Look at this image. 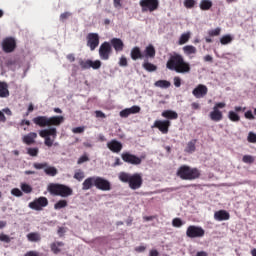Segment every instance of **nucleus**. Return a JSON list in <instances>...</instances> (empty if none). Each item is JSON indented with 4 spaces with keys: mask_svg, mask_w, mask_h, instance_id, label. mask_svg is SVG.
<instances>
[{
    "mask_svg": "<svg viewBox=\"0 0 256 256\" xmlns=\"http://www.w3.org/2000/svg\"><path fill=\"white\" fill-rule=\"evenodd\" d=\"M120 67H127L129 63L127 62V58L125 56H122L119 60Z\"/></svg>",
    "mask_w": 256,
    "mask_h": 256,
    "instance_id": "6e6d98bb",
    "label": "nucleus"
},
{
    "mask_svg": "<svg viewBox=\"0 0 256 256\" xmlns=\"http://www.w3.org/2000/svg\"><path fill=\"white\" fill-rule=\"evenodd\" d=\"M128 111H129L130 115H135L137 113H141V107L134 105V106L128 108Z\"/></svg>",
    "mask_w": 256,
    "mask_h": 256,
    "instance_id": "c03bdc74",
    "label": "nucleus"
},
{
    "mask_svg": "<svg viewBox=\"0 0 256 256\" xmlns=\"http://www.w3.org/2000/svg\"><path fill=\"white\" fill-rule=\"evenodd\" d=\"M27 153L30 157H37L39 155V148H28Z\"/></svg>",
    "mask_w": 256,
    "mask_h": 256,
    "instance_id": "a18cd8bd",
    "label": "nucleus"
},
{
    "mask_svg": "<svg viewBox=\"0 0 256 256\" xmlns=\"http://www.w3.org/2000/svg\"><path fill=\"white\" fill-rule=\"evenodd\" d=\"M244 116L246 119H250V120L255 119V116L253 115V112L251 110H248L247 112H245Z\"/></svg>",
    "mask_w": 256,
    "mask_h": 256,
    "instance_id": "bf43d9fd",
    "label": "nucleus"
},
{
    "mask_svg": "<svg viewBox=\"0 0 256 256\" xmlns=\"http://www.w3.org/2000/svg\"><path fill=\"white\" fill-rule=\"evenodd\" d=\"M107 147L112 153H121L123 150V144L115 139H112L107 143Z\"/></svg>",
    "mask_w": 256,
    "mask_h": 256,
    "instance_id": "a211bd4d",
    "label": "nucleus"
},
{
    "mask_svg": "<svg viewBox=\"0 0 256 256\" xmlns=\"http://www.w3.org/2000/svg\"><path fill=\"white\" fill-rule=\"evenodd\" d=\"M72 133H85V126L75 127L72 129Z\"/></svg>",
    "mask_w": 256,
    "mask_h": 256,
    "instance_id": "5fc2aeb1",
    "label": "nucleus"
},
{
    "mask_svg": "<svg viewBox=\"0 0 256 256\" xmlns=\"http://www.w3.org/2000/svg\"><path fill=\"white\" fill-rule=\"evenodd\" d=\"M86 40L87 47H89L90 51H95V49L99 47V34L89 33L86 37Z\"/></svg>",
    "mask_w": 256,
    "mask_h": 256,
    "instance_id": "dca6fc26",
    "label": "nucleus"
},
{
    "mask_svg": "<svg viewBox=\"0 0 256 256\" xmlns=\"http://www.w3.org/2000/svg\"><path fill=\"white\" fill-rule=\"evenodd\" d=\"M37 137V133L35 132H30L27 135H25L22 138L23 143H25L26 145H33V143H35V138Z\"/></svg>",
    "mask_w": 256,
    "mask_h": 256,
    "instance_id": "bb28decb",
    "label": "nucleus"
},
{
    "mask_svg": "<svg viewBox=\"0 0 256 256\" xmlns=\"http://www.w3.org/2000/svg\"><path fill=\"white\" fill-rule=\"evenodd\" d=\"M11 193L14 195V197H23V192L19 190V188H13Z\"/></svg>",
    "mask_w": 256,
    "mask_h": 256,
    "instance_id": "603ef678",
    "label": "nucleus"
},
{
    "mask_svg": "<svg viewBox=\"0 0 256 256\" xmlns=\"http://www.w3.org/2000/svg\"><path fill=\"white\" fill-rule=\"evenodd\" d=\"M130 57L132 61H138V59H145V55L143 54L139 46H135L131 49Z\"/></svg>",
    "mask_w": 256,
    "mask_h": 256,
    "instance_id": "6ab92c4d",
    "label": "nucleus"
},
{
    "mask_svg": "<svg viewBox=\"0 0 256 256\" xmlns=\"http://www.w3.org/2000/svg\"><path fill=\"white\" fill-rule=\"evenodd\" d=\"M176 175L182 179V181H195V179L201 177V170L188 165H182L178 168Z\"/></svg>",
    "mask_w": 256,
    "mask_h": 256,
    "instance_id": "20e7f679",
    "label": "nucleus"
},
{
    "mask_svg": "<svg viewBox=\"0 0 256 256\" xmlns=\"http://www.w3.org/2000/svg\"><path fill=\"white\" fill-rule=\"evenodd\" d=\"M69 17H71V13L64 12L60 15V21H65V19H69Z\"/></svg>",
    "mask_w": 256,
    "mask_h": 256,
    "instance_id": "052dcab7",
    "label": "nucleus"
},
{
    "mask_svg": "<svg viewBox=\"0 0 256 256\" xmlns=\"http://www.w3.org/2000/svg\"><path fill=\"white\" fill-rule=\"evenodd\" d=\"M21 189L23 193H32L33 192V187L27 183L21 184Z\"/></svg>",
    "mask_w": 256,
    "mask_h": 256,
    "instance_id": "79ce46f5",
    "label": "nucleus"
},
{
    "mask_svg": "<svg viewBox=\"0 0 256 256\" xmlns=\"http://www.w3.org/2000/svg\"><path fill=\"white\" fill-rule=\"evenodd\" d=\"M110 45H112L113 49L116 52H121L123 51L125 44L123 43V40H121L120 38H112L110 41Z\"/></svg>",
    "mask_w": 256,
    "mask_h": 256,
    "instance_id": "b1692460",
    "label": "nucleus"
},
{
    "mask_svg": "<svg viewBox=\"0 0 256 256\" xmlns=\"http://www.w3.org/2000/svg\"><path fill=\"white\" fill-rule=\"evenodd\" d=\"M213 7V2L211 0H201L200 9L201 11H209Z\"/></svg>",
    "mask_w": 256,
    "mask_h": 256,
    "instance_id": "2f4dec72",
    "label": "nucleus"
},
{
    "mask_svg": "<svg viewBox=\"0 0 256 256\" xmlns=\"http://www.w3.org/2000/svg\"><path fill=\"white\" fill-rule=\"evenodd\" d=\"M169 127H171V121L169 120H156L152 126V129H158L163 133V135H167L169 133Z\"/></svg>",
    "mask_w": 256,
    "mask_h": 256,
    "instance_id": "2eb2a0df",
    "label": "nucleus"
},
{
    "mask_svg": "<svg viewBox=\"0 0 256 256\" xmlns=\"http://www.w3.org/2000/svg\"><path fill=\"white\" fill-rule=\"evenodd\" d=\"M74 179H76V181H83V179H85V172H83V170H78L74 173Z\"/></svg>",
    "mask_w": 256,
    "mask_h": 256,
    "instance_id": "58836bf2",
    "label": "nucleus"
},
{
    "mask_svg": "<svg viewBox=\"0 0 256 256\" xmlns=\"http://www.w3.org/2000/svg\"><path fill=\"white\" fill-rule=\"evenodd\" d=\"M189 39H191V33L187 32L184 33L180 36L179 38V45H185V43H187L189 41Z\"/></svg>",
    "mask_w": 256,
    "mask_h": 256,
    "instance_id": "c9c22d12",
    "label": "nucleus"
},
{
    "mask_svg": "<svg viewBox=\"0 0 256 256\" xmlns=\"http://www.w3.org/2000/svg\"><path fill=\"white\" fill-rule=\"evenodd\" d=\"M121 158L124 161V163H128V165H141L143 161L141 157L131 154L130 152H123L121 154Z\"/></svg>",
    "mask_w": 256,
    "mask_h": 256,
    "instance_id": "f8f14e48",
    "label": "nucleus"
},
{
    "mask_svg": "<svg viewBox=\"0 0 256 256\" xmlns=\"http://www.w3.org/2000/svg\"><path fill=\"white\" fill-rule=\"evenodd\" d=\"M172 225H173V227H182L183 220H181V218H174L172 220Z\"/></svg>",
    "mask_w": 256,
    "mask_h": 256,
    "instance_id": "09e8293b",
    "label": "nucleus"
},
{
    "mask_svg": "<svg viewBox=\"0 0 256 256\" xmlns=\"http://www.w3.org/2000/svg\"><path fill=\"white\" fill-rule=\"evenodd\" d=\"M48 191L50 195L57 197H71L73 195V189L65 184L51 183L48 186Z\"/></svg>",
    "mask_w": 256,
    "mask_h": 256,
    "instance_id": "39448f33",
    "label": "nucleus"
},
{
    "mask_svg": "<svg viewBox=\"0 0 256 256\" xmlns=\"http://www.w3.org/2000/svg\"><path fill=\"white\" fill-rule=\"evenodd\" d=\"M162 117H164V119L175 120L179 118V114L173 110H165L162 112Z\"/></svg>",
    "mask_w": 256,
    "mask_h": 256,
    "instance_id": "cd10ccee",
    "label": "nucleus"
},
{
    "mask_svg": "<svg viewBox=\"0 0 256 256\" xmlns=\"http://www.w3.org/2000/svg\"><path fill=\"white\" fill-rule=\"evenodd\" d=\"M99 189V191H111V182L101 176L88 177L82 183V191H89V189Z\"/></svg>",
    "mask_w": 256,
    "mask_h": 256,
    "instance_id": "f03ea898",
    "label": "nucleus"
},
{
    "mask_svg": "<svg viewBox=\"0 0 256 256\" xmlns=\"http://www.w3.org/2000/svg\"><path fill=\"white\" fill-rule=\"evenodd\" d=\"M58 235H59V237H63V235H65V228L64 227H59L58 228Z\"/></svg>",
    "mask_w": 256,
    "mask_h": 256,
    "instance_id": "338daca9",
    "label": "nucleus"
},
{
    "mask_svg": "<svg viewBox=\"0 0 256 256\" xmlns=\"http://www.w3.org/2000/svg\"><path fill=\"white\" fill-rule=\"evenodd\" d=\"M184 55H187V57H191V55L197 54V48L193 45H186L183 48Z\"/></svg>",
    "mask_w": 256,
    "mask_h": 256,
    "instance_id": "c85d7f7f",
    "label": "nucleus"
},
{
    "mask_svg": "<svg viewBox=\"0 0 256 256\" xmlns=\"http://www.w3.org/2000/svg\"><path fill=\"white\" fill-rule=\"evenodd\" d=\"M65 117L63 116H52L48 117V127H59L61 123H64Z\"/></svg>",
    "mask_w": 256,
    "mask_h": 256,
    "instance_id": "aec40b11",
    "label": "nucleus"
},
{
    "mask_svg": "<svg viewBox=\"0 0 256 256\" xmlns=\"http://www.w3.org/2000/svg\"><path fill=\"white\" fill-rule=\"evenodd\" d=\"M0 241L2 243H11V237H9V235L6 234H0Z\"/></svg>",
    "mask_w": 256,
    "mask_h": 256,
    "instance_id": "3c124183",
    "label": "nucleus"
},
{
    "mask_svg": "<svg viewBox=\"0 0 256 256\" xmlns=\"http://www.w3.org/2000/svg\"><path fill=\"white\" fill-rule=\"evenodd\" d=\"M227 107V104L225 102H218L214 105L213 111L210 112L209 117L211 121H214L215 123H219V121H223V112L219 109H225Z\"/></svg>",
    "mask_w": 256,
    "mask_h": 256,
    "instance_id": "0eeeda50",
    "label": "nucleus"
},
{
    "mask_svg": "<svg viewBox=\"0 0 256 256\" xmlns=\"http://www.w3.org/2000/svg\"><path fill=\"white\" fill-rule=\"evenodd\" d=\"M89 161V156L87 154H83L77 161L78 165H83V163H87Z\"/></svg>",
    "mask_w": 256,
    "mask_h": 256,
    "instance_id": "de8ad7c7",
    "label": "nucleus"
},
{
    "mask_svg": "<svg viewBox=\"0 0 256 256\" xmlns=\"http://www.w3.org/2000/svg\"><path fill=\"white\" fill-rule=\"evenodd\" d=\"M195 5H197V1L195 0H184V7H186V9H193Z\"/></svg>",
    "mask_w": 256,
    "mask_h": 256,
    "instance_id": "a19ab883",
    "label": "nucleus"
},
{
    "mask_svg": "<svg viewBox=\"0 0 256 256\" xmlns=\"http://www.w3.org/2000/svg\"><path fill=\"white\" fill-rule=\"evenodd\" d=\"M66 59H68V61H69L70 63H74V61H75V54H68V55L66 56Z\"/></svg>",
    "mask_w": 256,
    "mask_h": 256,
    "instance_id": "0e129e2a",
    "label": "nucleus"
},
{
    "mask_svg": "<svg viewBox=\"0 0 256 256\" xmlns=\"http://www.w3.org/2000/svg\"><path fill=\"white\" fill-rule=\"evenodd\" d=\"M81 69L83 70H87V69H90V65H91V60H83V59H79L78 61Z\"/></svg>",
    "mask_w": 256,
    "mask_h": 256,
    "instance_id": "e433bc0d",
    "label": "nucleus"
},
{
    "mask_svg": "<svg viewBox=\"0 0 256 256\" xmlns=\"http://www.w3.org/2000/svg\"><path fill=\"white\" fill-rule=\"evenodd\" d=\"M186 235L189 239H199L205 237V230L201 226L190 225L186 230Z\"/></svg>",
    "mask_w": 256,
    "mask_h": 256,
    "instance_id": "6e6552de",
    "label": "nucleus"
},
{
    "mask_svg": "<svg viewBox=\"0 0 256 256\" xmlns=\"http://www.w3.org/2000/svg\"><path fill=\"white\" fill-rule=\"evenodd\" d=\"M156 53L155 46L149 44L144 50V60L155 59Z\"/></svg>",
    "mask_w": 256,
    "mask_h": 256,
    "instance_id": "5701e85b",
    "label": "nucleus"
},
{
    "mask_svg": "<svg viewBox=\"0 0 256 256\" xmlns=\"http://www.w3.org/2000/svg\"><path fill=\"white\" fill-rule=\"evenodd\" d=\"M174 85L175 87H181V78L179 77H174Z\"/></svg>",
    "mask_w": 256,
    "mask_h": 256,
    "instance_id": "e2e57ef3",
    "label": "nucleus"
},
{
    "mask_svg": "<svg viewBox=\"0 0 256 256\" xmlns=\"http://www.w3.org/2000/svg\"><path fill=\"white\" fill-rule=\"evenodd\" d=\"M166 67L169 71H175L176 73H181L185 75L191 73V64L185 61V58L181 54L174 53L170 55Z\"/></svg>",
    "mask_w": 256,
    "mask_h": 256,
    "instance_id": "f257e3e1",
    "label": "nucleus"
},
{
    "mask_svg": "<svg viewBox=\"0 0 256 256\" xmlns=\"http://www.w3.org/2000/svg\"><path fill=\"white\" fill-rule=\"evenodd\" d=\"M155 87H160L161 89H169V87H171V82L167 80H158L155 82Z\"/></svg>",
    "mask_w": 256,
    "mask_h": 256,
    "instance_id": "f704fd0d",
    "label": "nucleus"
},
{
    "mask_svg": "<svg viewBox=\"0 0 256 256\" xmlns=\"http://www.w3.org/2000/svg\"><path fill=\"white\" fill-rule=\"evenodd\" d=\"M231 41H233V37H231V35L222 36V38L220 39L221 45H229Z\"/></svg>",
    "mask_w": 256,
    "mask_h": 256,
    "instance_id": "ea45409f",
    "label": "nucleus"
},
{
    "mask_svg": "<svg viewBox=\"0 0 256 256\" xmlns=\"http://www.w3.org/2000/svg\"><path fill=\"white\" fill-rule=\"evenodd\" d=\"M24 256H39L37 251H28Z\"/></svg>",
    "mask_w": 256,
    "mask_h": 256,
    "instance_id": "69168bd1",
    "label": "nucleus"
},
{
    "mask_svg": "<svg viewBox=\"0 0 256 256\" xmlns=\"http://www.w3.org/2000/svg\"><path fill=\"white\" fill-rule=\"evenodd\" d=\"M147 247L146 246H137L135 248L136 253H144L146 251Z\"/></svg>",
    "mask_w": 256,
    "mask_h": 256,
    "instance_id": "680f3d73",
    "label": "nucleus"
},
{
    "mask_svg": "<svg viewBox=\"0 0 256 256\" xmlns=\"http://www.w3.org/2000/svg\"><path fill=\"white\" fill-rule=\"evenodd\" d=\"M118 179L122 183H128L133 191H137V189L143 187V176H141L140 173L130 174L127 172H120L118 174Z\"/></svg>",
    "mask_w": 256,
    "mask_h": 256,
    "instance_id": "7ed1b4c3",
    "label": "nucleus"
},
{
    "mask_svg": "<svg viewBox=\"0 0 256 256\" xmlns=\"http://www.w3.org/2000/svg\"><path fill=\"white\" fill-rule=\"evenodd\" d=\"M61 247H65V243L61 241L53 242L50 244V249L54 255H59Z\"/></svg>",
    "mask_w": 256,
    "mask_h": 256,
    "instance_id": "a878e982",
    "label": "nucleus"
},
{
    "mask_svg": "<svg viewBox=\"0 0 256 256\" xmlns=\"http://www.w3.org/2000/svg\"><path fill=\"white\" fill-rule=\"evenodd\" d=\"M49 205V200L45 196H41L39 198H35L34 201L30 202L28 204V207L30 209H33L34 211H43L44 207H47Z\"/></svg>",
    "mask_w": 256,
    "mask_h": 256,
    "instance_id": "1a4fd4ad",
    "label": "nucleus"
},
{
    "mask_svg": "<svg viewBox=\"0 0 256 256\" xmlns=\"http://www.w3.org/2000/svg\"><path fill=\"white\" fill-rule=\"evenodd\" d=\"M27 239H28V241H30L32 243H37V242L41 241V235L37 232H31V233L27 234Z\"/></svg>",
    "mask_w": 256,
    "mask_h": 256,
    "instance_id": "7c9ffc66",
    "label": "nucleus"
},
{
    "mask_svg": "<svg viewBox=\"0 0 256 256\" xmlns=\"http://www.w3.org/2000/svg\"><path fill=\"white\" fill-rule=\"evenodd\" d=\"M90 69H101V60H90Z\"/></svg>",
    "mask_w": 256,
    "mask_h": 256,
    "instance_id": "37998d69",
    "label": "nucleus"
},
{
    "mask_svg": "<svg viewBox=\"0 0 256 256\" xmlns=\"http://www.w3.org/2000/svg\"><path fill=\"white\" fill-rule=\"evenodd\" d=\"M208 35H209L210 37H218V35H221V28H216V29H214V30H210V31L208 32Z\"/></svg>",
    "mask_w": 256,
    "mask_h": 256,
    "instance_id": "49530a36",
    "label": "nucleus"
},
{
    "mask_svg": "<svg viewBox=\"0 0 256 256\" xmlns=\"http://www.w3.org/2000/svg\"><path fill=\"white\" fill-rule=\"evenodd\" d=\"M142 67L143 69H145V71H148L149 73H153V71H157V66H155V64H152L148 60H144Z\"/></svg>",
    "mask_w": 256,
    "mask_h": 256,
    "instance_id": "c756f323",
    "label": "nucleus"
},
{
    "mask_svg": "<svg viewBox=\"0 0 256 256\" xmlns=\"http://www.w3.org/2000/svg\"><path fill=\"white\" fill-rule=\"evenodd\" d=\"M40 137L44 139V145L46 147H53V143L57 139V128L44 129L39 132Z\"/></svg>",
    "mask_w": 256,
    "mask_h": 256,
    "instance_id": "423d86ee",
    "label": "nucleus"
},
{
    "mask_svg": "<svg viewBox=\"0 0 256 256\" xmlns=\"http://www.w3.org/2000/svg\"><path fill=\"white\" fill-rule=\"evenodd\" d=\"M149 256H159V251L153 249V250H150V254Z\"/></svg>",
    "mask_w": 256,
    "mask_h": 256,
    "instance_id": "774afa93",
    "label": "nucleus"
},
{
    "mask_svg": "<svg viewBox=\"0 0 256 256\" xmlns=\"http://www.w3.org/2000/svg\"><path fill=\"white\" fill-rule=\"evenodd\" d=\"M32 121L38 127H49V117L47 116H37Z\"/></svg>",
    "mask_w": 256,
    "mask_h": 256,
    "instance_id": "4be33fe9",
    "label": "nucleus"
},
{
    "mask_svg": "<svg viewBox=\"0 0 256 256\" xmlns=\"http://www.w3.org/2000/svg\"><path fill=\"white\" fill-rule=\"evenodd\" d=\"M111 53H113V48L111 47V43L104 42L99 47V57L102 61H109V57H111Z\"/></svg>",
    "mask_w": 256,
    "mask_h": 256,
    "instance_id": "9b49d317",
    "label": "nucleus"
},
{
    "mask_svg": "<svg viewBox=\"0 0 256 256\" xmlns=\"http://www.w3.org/2000/svg\"><path fill=\"white\" fill-rule=\"evenodd\" d=\"M247 139L249 143H256V134L253 132H249Z\"/></svg>",
    "mask_w": 256,
    "mask_h": 256,
    "instance_id": "864d4df0",
    "label": "nucleus"
},
{
    "mask_svg": "<svg viewBox=\"0 0 256 256\" xmlns=\"http://www.w3.org/2000/svg\"><path fill=\"white\" fill-rule=\"evenodd\" d=\"M228 119H230L232 123H239V121H241V116H239L237 112L231 110L228 112Z\"/></svg>",
    "mask_w": 256,
    "mask_h": 256,
    "instance_id": "473e14b6",
    "label": "nucleus"
},
{
    "mask_svg": "<svg viewBox=\"0 0 256 256\" xmlns=\"http://www.w3.org/2000/svg\"><path fill=\"white\" fill-rule=\"evenodd\" d=\"M129 115H131V114H130L128 108H126V109L120 111V117H122V118H127V117H129Z\"/></svg>",
    "mask_w": 256,
    "mask_h": 256,
    "instance_id": "13d9d810",
    "label": "nucleus"
},
{
    "mask_svg": "<svg viewBox=\"0 0 256 256\" xmlns=\"http://www.w3.org/2000/svg\"><path fill=\"white\" fill-rule=\"evenodd\" d=\"M67 207V200H59L57 203L54 204V209H65Z\"/></svg>",
    "mask_w": 256,
    "mask_h": 256,
    "instance_id": "4c0bfd02",
    "label": "nucleus"
},
{
    "mask_svg": "<svg viewBox=\"0 0 256 256\" xmlns=\"http://www.w3.org/2000/svg\"><path fill=\"white\" fill-rule=\"evenodd\" d=\"M197 143V139L191 140L187 143L185 148L186 153H195V144Z\"/></svg>",
    "mask_w": 256,
    "mask_h": 256,
    "instance_id": "72a5a7b5",
    "label": "nucleus"
},
{
    "mask_svg": "<svg viewBox=\"0 0 256 256\" xmlns=\"http://www.w3.org/2000/svg\"><path fill=\"white\" fill-rule=\"evenodd\" d=\"M207 93H209V88H207L205 85L203 84H199L193 91H192V95H194V97L196 99H203V97H205L207 95Z\"/></svg>",
    "mask_w": 256,
    "mask_h": 256,
    "instance_id": "f3484780",
    "label": "nucleus"
},
{
    "mask_svg": "<svg viewBox=\"0 0 256 256\" xmlns=\"http://www.w3.org/2000/svg\"><path fill=\"white\" fill-rule=\"evenodd\" d=\"M231 215L226 210H219L214 213V219L216 221H229Z\"/></svg>",
    "mask_w": 256,
    "mask_h": 256,
    "instance_id": "412c9836",
    "label": "nucleus"
},
{
    "mask_svg": "<svg viewBox=\"0 0 256 256\" xmlns=\"http://www.w3.org/2000/svg\"><path fill=\"white\" fill-rule=\"evenodd\" d=\"M9 84L7 82H0V98L5 99L9 97Z\"/></svg>",
    "mask_w": 256,
    "mask_h": 256,
    "instance_id": "393cba45",
    "label": "nucleus"
},
{
    "mask_svg": "<svg viewBox=\"0 0 256 256\" xmlns=\"http://www.w3.org/2000/svg\"><path fill=\"white\" fill-rule=\"evenodd\" d=\"M140 7H142V11H157L159 9V0H141Z\"/></svg>",
    "mask_w": 256,
    "mask_h": 256,
    "instance_id": "ddd939ff",
    "label": "nucleus"
},
{
    "mask_svg": "<svg viewBox=\"0 0 256 256\" xmlns=\"http://www.w3.org/2000/svg\"><path fill=\"white\" fill-rule=\"evenodd\" d=\"M34 169H44V173L48 175V177H55L59 171L55 166H49V163L43 162V163H34L33 164Z\"/></svg>",
    "mask_w": 256,
    "mask_h": 256,
    "instance_id": "9d476101",
    "label": "nucleus"
},
{
    "mask_svg": "<svg viewBox=\"0 0 256 256\" xmlns=\"http://www.w3.org/2000/svg\"><path fill=\"white\" fill-rule=\"evenodd\" d=\"M17 48V42L13 37H7L2 42V49L4 53H13Z\"/></svg>",
    "mask_w": 256,
    "mask_h": 256,
    "instance_id": "4468645a",
    "label": "nucleus"
},
{
    "mask_svg": "<svg viewBox=\"0 0 256 256\" xmlns=\"http://www.w3.org/2000/svg\"><path fill=\"white\" fill-rule=\"evenodd\" d=\"M243 163H254L255 158L251 155H244L242 158Z\"/></svg>",
    "mask_w": 256,
    "mask_h": 256,
    "instance_id": "8fccbe9b",
    "label": "nucleus"
},
{
    "mask_svg": "<svg viewBox=\"0 0 256 256\" xmlns=\"http://www.w3.org/2000/svg\"><path fill=\"white\" fill-rule=\"evenodd\" d=\"M95 115L97 119H105L107 117V115H105V113H103L101 110H96Z\"/></svg>",
    "mask_w": 256,
    "mask_h": 256,
    "instance_id": "4d7b16f0",
    "label": "nucleus"
}]
</instances>
